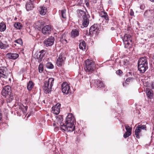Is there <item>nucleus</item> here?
Segmentation results:
<instances>
[{
    "mask_svg": "<svg viewBox=\"0 0 154 154\" xmlns=\"http://www.w3.org/2000/svg\"><path fill=\"white\" fill-rule=\"evenodd\" d=\"M35 28L38 30L41 31L43 28L42 24L39 23H37L35 26Z\"/></svg>",
    "mask_w": 154,
    "mask_h": 154,
    "instance_id": "nucleus-32",
    "label": "nucleus"
},
{
    "mask_svg": "<svg viewBox=\"0 0 154 154\" xmlns=\"http://www.w3.org/2000/svg\"><path fill=\"white\" fill-rule=\"evenodd\" d=\"M46 67L48 69H52L54 68L53 65L51 62H48L46 64Z\"/></svg>",
    "mask_w": 154,
    "mask_h": 154,
    "instance_id": "nucleus-34",
    "label": "nucleus"
},
{
    "mask_svg": "<svg viewBox=\"0 0 154 154\" xmlns=\"http://www.w3.org/2000/svg\"><path fill=\"white\" fill-rule=\"evenodd\" d=\"M97 85L98 87H104V85L103 82L100 81H98L97 82Z\"/></svg>",
    "mask_w": 154,
    "mask_h": 154,
    "instance_id": "nucleus-35",
    "label": "nucleus"
},
{
    "mask_svg": "<svg viewBox=\"0 0 154 154\" xmlns=\"http://www.w3.org/2000/svg\"><path fill=\"white\" fill-rule=\"evenodd\" d=\"M146 92L147 97L150 99L152 98L153 95L152 90L150 89H148L146 90Z\"/></svg>",
    "mask_w": 154,
    "mask_h": 154,
    "instance_id": "nucleus-28",
    "label": "nucleus"
},
{
    "mask_svg": "<svg viewBox=\"0 0 154 154\" xmlns=\"http://www.w3.org/2000/svg\"><path fill=\"white\" fill-rule=\"evenodd\" d=\"M100 7H98L97 10L99 14V16L103 19H105L106 20H109L108 16L106 13L103 11V7L101 5H100Z\"/></svg>",
    "mask_w": 154,
    "mask_h": 154,
    "instance_id": "nucleus-9",
    "label": "nucleus"
},
{
    "mask_svg": "<svg viewBox=\"0 0 154 154\" xmlns=\"http://www.w3.org/2000/svg\"><path fill=\"white\" fill-rule=\"evenodd\" d=\"M151 87L152 89H154V82L152 83Z\"/></svg>",
    "mask_w": 154,
    "mask_h": 154,
    "instance_id": "nucleus-45",
    "label": "nucleus"
},
{
    "mask_svg": "<svg viewBox=\"0 0 154 154\" xmlns=\"http://www.w3.org/2000/svg\"><path fill=\"white\" fill-rule=\"evenodd\" d=\"M14 27L18 29H20L22 28V24L19 22H15L14 24Z\"/></svg>",
    "mask_w": 154,
    "mask_h": 154,
    "instance_id": "nucleus-30",
    "label": "nucleus"
},
{
    "mask_svg": "<svg viewBox=\"0 0 154 154\" xmlns=\"http://www.w3.org/2000/svg\"><path fill=\"white\" fill-rule=\"evenodd\" d=\"M62 91L63 93L67 94L71 93L69 85L66 82H63L62 85Z\"/></svg>",
    "mask_w": 154,
    "mask_h": 154,
    "instance_id": "nucleus-6",
    "label": "nucleus"
},
{
    "mask_svg": "<svg viewBox=\"0 0 154 154\" xmlns=\"http://www.w3.org/2000/svg\"><path fill=\"white\" fill-rule=\"evenodd\" d=\"M34 84L32 81H29L27 84V88L29 91H31L34 86Z\"/></svg>",
    "mask_w": 154,
    "mask_h": 154,
    "instance_id": "nucleus-22",
    "label": "nucleus"
},
{
    "mask_svg": "<svg viewBox=\"0 0 154 154\" xmlns=\"http://www.w3.org/2000/svg\"><path fill=\"white\" fill-rule=\"evenodd\" d=\"M45 53L44 50H42L39 52H36L34 55V58L38 59V62H41L42 60L43 57L44 56Z\"/></svg>",
    "mask_w": 154,
    "mask_h": 154,
    "instance_id": "nucleus-7",
    "label": "nucleus"
},
{
    "mask_svg": "<svg viewBox=\"0 0 154 154\" xmlns=\"http://www.w3.org/2000/svg\"><path fill=\"white\" fill-rule=\"evenodd\" d=\"M14 42L20 45H22L23 44L22 40L20 38H19L15 40Z\"/></svg>",
    "mask_w": 154,
    "mask_h": 154,
    "instance_id": "nucleus-37",
    "label": "nucleus"
},
{
    "mask_svg": "<svg viewBox=\"0 0 154 154\" xmlns=\"http://www.w3.org/2000/svg\"><path fill=\"white\" fill-rule=\"evenodd\" d=\"M7 57L9 59L15 60L19 56L18 54L14 53H8L6 54Z\"/></svg>",
    "mask_w": 154,
    "mask_h": 154,
    "instance_id": "nucleus-20",
    "label": "nucleus"
},
{
    "mask_svg": "<svg viewBox=\"0 0 154 154\" xmlns=\"http://www.w3.org/2000/svg\"><path fill=\"white\" fill-rule=\"evenodd\" d=\"M132 10H131V11ZM130 15H131V16H132L134 15V12H133L132 11H131L130 12Z\"/></svg>",
    "mask_w": 154,
    "mask_h": 154,
    "instance_id": "nucleus-44",
    "label": "nucleus"
},
{
    "mask_svg": "<svg viewBox=\"0 0 154 154\" xmlns=\"http://www.w3.org/2000/svg\"><path fill=\"white\" fill-rule=\"evenodd\" d=\"M9 47L7 39L5 38H2L0 40V48L5 50Z\"/></svg>",
    "mask_w": 154,
    "mask_h": 154,
    "instance_id": "nucleus-8",
    "label": "nucleus"
},
{
    "mask_svg": "<svg viewBox=\"0 0 154 154\" xmlns=\"http://www.w3.org/2000/svg\"><path fill=\"white\" fill-rule=\"evenodd\" d=\"M38 72L40 73H42L44 70V66L43 64L40 63L38 66Z\"/></svg>",
    "mask_w": 154,
    "mask_h": 154,
    "instance_id": "nucleus-33",
    "label": "nucleus"
},
{
    "mask_svg": "<svg viewBox=\"0 0 154 154\" xmlns=\"http://www.w3.org/2000/svg\"><path fill=\"white\" fill-rule=\"evenodd\" d=\"M51 26L50 25H47L44 26L42 29V33L44 35H48L50 34L51 32Z\"/></svg>",
    "mask_w": 154,
    "mask_h": 154,
    "instance_id": "nucleus-15",
    "label": "nucleus"
},
{
    "mask_svg": "<svg viewBox=\"0 0 154 154\" xmlns=\"http://www.w3.org/2000/svg\"><path fill=\"white\" fill-rule=\"evenodd\" d=\"M114 27H111V29L112 30H114Z\"/></svg>",
    "mask_w": 154,
    "mask_h": 154,
    "instance_id": "nucleus-46",
    "label": "nucleus"
},
{
    "mask_svg": "<svg viewBox=\"0 0 154 154\" xmlns=\"http://www.w3.org/2000/svg\"><path fill=\"white\" fill-rule=\"evenodd\" d=\"M7 69L3 67H0V76L5 79L7 78L6 72Z\"/></svg>",
    "mask_w": 154,
    "mask_h": 154,
    "instance_id": "nucleus-19",
    "label": "nucleus"
},
{
    "mask_svg": "<svg viewBox=\"0 0 154 154\" xmlns=\"http://www.w3.org/2000/svg\"><path fill=\"white\" fill-rule=\"evenodd\" d=\"M80 30L81 29L79 27L72 29L70 33L71 37L72 38H75L78 36L79 35Z\"/></svg>",
    "mask_w": 154,
    "mask_h": 154,
    "instance_id": "nucleus-16",
    "label": "nucleus"
},
{
    "mask_svg": "<svg viewBox=\"0 0 154 154\" xmlns=\"http://www.w3.org/2000/svg\"><path fill=\"white\" fill-rule=\"evenodd\" d=\"M152 59H153L154 60V55H153V56L152 57Z\"/></svg>",
    "mask_w": 154,
    "mask_h": 154,
    "instance_id": "nucleus-47",
    "label": "nucleus"
},
{
    "mask_svg": "<svg viewBox=\"0 0 154 154\" xmlns=\"http://www.w3.org/2000/svg\"><path fill=\"white\" fill-rule=\"evenodd\" d=\"M145 8V6L143 4H141L140 5V8L142 10H143L144 8Z\"/></svg>",
    "mask_w": 154,
    "mask_h": 154,
    "instance_id": "nucleus-42",
    "label": "nucleus"
},
{
    "mask_svg": "<svg viewBox=\"0 0 154 154\" xmlns=\"http://www.w3.org/2000/svg\"><path fill=\"white\" fill-rule=\"evenodd\" d=\"M125 128L126 131L131 133L132 128L128 125H125Z\"/></svg>",
    "mask_w": 154,
    "mask_h": 154,
    "instance_id": "nucleus-36",
    "label": "nucleus"
},
{
    "mask_svg": "<svg viewBox=\"0 0 154 154\" xmlns=\"http://www.w3.org/2000/svg\"><path fill=\"white\" fill-rule=\"evenodd\" d=\"M144 17L145 18H149L151 19H154V10H146L144 12Z\"/></svg>",
    "mask_w": 154,
    "mask_h": 154,
    "instance_id": "nucleus-12",
    "label": "nucleus"
},
{
    "mask_svg": "<svg viewBox=\"0 0 154 154\" xmlns=\"http://www.w3.org/2000/svg\"><path fill=\"white\" fill-rule=\"evenodd\" d=\"M54 81V79L52 78H49L48 80L45 81L43 88L45 93L48 94L51 92Z\"/></svg>",
    "mask_w": 154,
    "mask_h": 154,
    "instance_id": "nucleus-4",
    "label": "nucleus"
},
{
    "mask_svg": "<svg viewBox=\"0 0 154 154\" xmlns=\"http://www.w3.org/2000/svg\"><path fill=\"white\" fill-rule=\"evenodd\" d=\"M141 131V130L140 129L138 128L137 127L135 131V135L136 138H140V134Z\"/></svg>",
    "mask_w": 154,
    "mask_h": 154,
    "instance_id": "nucleus-29",
    "label": "nucleus"
},
{
    "mask_svg": "<svg viewBox=\"0 0 154 154\" xmlns=\"http://www.w3.org/2000/svg\"><path fill=\"white\" fill-rule=\"evenodd\" d=\"M9 96V102L11 101L14 98L13 94L11 93L8 95Z\"/></svg>",
    "mask_w": 154,
    "mask_h": 154,
    "instance_id": "nucleus-40",
    "label": "nucleus"
},
{
    "mask_svg": "<svg viewBox=\"0 0 154 154\" xmlns=\"http://www.w3.org/2000/svg\"><path fill=\"white\" fill-rule=\"evenodd\" d=\"M89 35L92 37L96 36V25L94 24L91 26L89 30Z\"/></svg>",
    "mask_w": 154,
    "mask_h": 154,
    "instance_id": "nucleus-17",
    "label": "nucleus"
},
{
    "mask_svg": "<svg viewBox=\"0 0 154 154\" xmlns=\"http://www.w3.org/2000/svg\"><path fill=\"white\" fill-rule=\"evenodd\" d=\"M66 59L65 55L61 53L59 55L57 60V64L58 66H61L64 64Z\"/></svg>",
    "mask_w": 154,
    "mask_h": 154,
    "instance_id": "nucleus-10",
    "label": "nucleus"
},
{
    "mask_svg": "<svg viewBox=\"0 0 154 154\" xmlns=\"http://www.w3.org/2000/svg\"><path fill=\"white\" fill-rule=\"evenodd\" d=\"M19 108L21 110L23 114L26 113L28 108V106H24L23 104L19 105Z\"/></svg>",
    "mask_w": 154,
    "mask_h": 154,
    "instance_id": "nucleus-25",
    "label": "nucleus"
},
{
    "mask_svg": "<svg viewBox=\"0 0 154 154\" xmlns=\"http://www.w3.org/2000/svg\"><path fill=\"white\" fill-rule=\"evenodd\" d=\"M97 30H99V31H100V29H99V28H98Z\"/></svg>",
    "mask_w": 154,
    "mask_h": 154,
    "instance_id": "nucleus-48",
    "label": "nucleus"
},
{
    "mask_svg": "<svg viewBox=\"0 0 154 154\" xmlns=\"http://www.w3.org/2000/svg\"><path fill=\"white\" fill-rule=\"evenodd\" d=\"M47 9L46 7L40 6L39 9L40 14L42 15H45L47 12Z\"/></svg>",
    "mask_w": 154,
    "mask_h": 154,
    "instance_id": "nucleus-21",
    "label": "nucleus"
},
{
    "mask_svg": "<svg viewBox=\"0 0 154 154\" xmlns=\"http://www.w3.org/2000/svg\"><path fill=\"white\" fill-rule=\"evenodd\" d=\"M60 104L57 103L52 108V112L53 113L56 115L58 114L60 112Z\"/></svg>",
    "mask_w": 154,
    "mask_h": 154,
    "instance_id": "nucleus-18",
    "label": "nucleus"
},
{
    "mask_svg": "<svg viewBox=\"0 0 154 154\" xmlns=\"http://www.w3.org/2000/svg\"><path fill=\"white\" fill-rule=\"evenodd\" d=\"M6 25L4 22H2L0 23V32H3L5 30Z\"/></svg>",
    "mask_w": 154,
    "mask_h": 154,
    "instance_id": "nucleus-27",
    "label": "nucleus"
},
{
    "mask_svg": "<svg viewBox=\"0 0 154 154\" xmlns=\"http://www.w3.org/2000/svg\"><path fill=\"white\" fill-rule=\"evenodd\" d=\"M11 88L9 85L5 86L2 90V95L6 97L7 96L9 95L11 93Z\"/></svg>",
    "mask_w": 154,
    "mask_h": 154,
    "instance_id": "nucleus-11",
    "label": "nucleus"
},
{
    "mask_svg": "<svg viewBox=\"0 0 154 154\" xmlns=\"http://www.w3.org/2000/svg\"><path fill=\"white\" fill-rule=\"evenodd\" d=\"M35 0H29L26 5V9L27 11L32 10L34 8Z\"/></svg>",
    "mask_w": 154,
    "mask_h": 154,
    "instance_id": "nucleus-14",
    "label": "nucleus"
},
{
    "mask_svg": "<svg viewBox=\"0 0 154 154\" xmlns=\"http://www.w3.org/2000/svg\"><path fill=\"white\" fill-rule=\"evenodd\" d=\"M133 79H134L132 77H130L126 79V80L125 81V83H123V86H125L126 85H125V84H128L129 83H130V82H132L133 81Z\"/></svg>",
    "mask_w": 154,
    "mask_h": 154,
    "instance_id": "nucleus-31",
    "label": "nucleus"
},
{
    "mask_svg": "<svg viewBox=\"0 0 154 154\" xmlns=\"http://www.w3.org/2000/svg\"><path fill=\"white\" fill-rule=\"evenodd\" d=\"M55 39L52 36H51L45 39L43 43L47 47L52 45L54 43Z\"/></svg>",
    "mask_w": 154,
    "mask_h": 154,
    "instance_id": "nucleus-13",
    "label": "nucleus"
},
{
    "mask_svg": "<svg viewBox=\"0 0 154 154\" xmlns=\"http://www.w3.org/2000/svg\"><path fill=\"white\" fill-rule=\"evenodd\" d=\"M116 73L117 74L120 75L122 73V71L120 70H118L116 71Z\"/></svg>",
    "mask_w": 154,
    "mask_h": 154,
    "instance_id": "nucleus-43",
    "label": "nucleus"
},
{
    "mask_svg": "<svg viewBox=\"0 0 154 154\" xmlns=\"http://www.w3.org/2000/svg\"><path fill=\"white\" fill-rule=\"evenodd\" d=\"M57 119L60 122L62 129L69 132H72L75 130V126L74 124L75 123V120L72 114L69 113L67 116L65 124L62 122L63 120L62 116H58L57 118Z\"/></svg>",
    "mask_w": 154,
    "mask_h": 154,
    "instance_id": "nucleus-1",
    "label": "nucleus"
},
{
    "mask_svg": "<svg viewBox=\"0 0 154 154\" xmlns=\"http://www.w3.org/2000/svg\"><path fill=\"white\" fill-rule=\"evenodd\" d=\"M77 13L78 17L80 18H82V25L84 27H87L89 23V18L90 16L89 14L82 10H78Z\"/></svg>",
    "mask_w": 154,
    "mask_h": 154,
    "instance_id": "nucleus-2",
    "label": "nucleus"
},
{
    "mask_svg": "<svg viewBox=\"0 0 154 154\" xmlns=\"http://www.w3.org/2000/svg\"><path fill=\"white\" fill-rule=\"evenodd\" d=\"M131 133L126 131L123 135V137L126 138L130 136Z\"/></svg>",
    "mask_w": 154,
    "mask_h": 154,
    "instance_id": "nucleus-38",
    "label": "nucleus"
},
{
    "mask_svg": "<svg viewBox=\"0 0 154 154\" xmlns=\"http://www.w3.org/2000/svg\"><path fill=\"white\" fill-rule=\"evenodd\" d=\"M123 41H130V42H131V35L128 34H125L122 39Z\"/></svg>",
    "mask_w": 154,
    "mask_h": 154,
    "instance_id": "nucleus-24",
    "label": "nucleus"
},
{
    "mask_svg": "<svg viewBox=\"0 0 154 154\" xmlns=\"http://www.w3.org/2000/svg\"><path fill=\"white\" fill-rule=\"evenodd\" d=\"M138 128H139L140 129H145L146 128V126L145 125H139L137 127Z\"/></svg>",
    "mask_w": 154,
    "mask_h": 154,
    "instance_id": "nucleus-39",
    "label": "nucleus"
},
{
    "mask_svg": "<svg viewBox=\"0 0 154 154\" xmlns=\"http://www.w3.org/2000/svg\"><path fill=\"white\" fill-rule=\"evenodd\" d=\"M59 12H60V15L61 16L62 18L65 20L66 18V9H64L61 11L60 10Z\"/></svg>",
    "mask_w": 154,
    "mask_h": 154,
    "instance_id": "nucleus-26",
    "label": "nucleus"
},
{
    "mask_svg": "<svg viewBox=\"0 0 154 154\" xmlns=\"http://www.w3.org/2000/svg\"><path fill=\"white\" fill-rule=\"evenodd\" d=\"M79 46V48L80 49H81L82 51L85 50L86 44L84 41H83L81 42H80Z\"/></svg>",
    "mask_w": 154,
    "mask_h": 154,
    "instance_id": "nucleus-23",
    "label": "nucleus"
},
{
    "mask_svg": "<svg viewBox=\"0 0 154 154\" xmlns=\"http://www.w3.org/2000/svg\"><path fill=\"white\" fill-rule=\"evenodd\" d=\"M137 64L138 69L142 73H144L148 68L147 60L146 57L140 58Z\"/></svg>",
    "mask_w": 154,
    "mask_h": 154,
    "instance_id": "nucleus-3",
    "label": "nucleus"
},
{
    "mask_svg": "<svg viewBox=\"0 0 154 154\" xmlns=\"http://www.w3.org/2000/svg\"><path fill=\"white\" fill-rule=\"evenodd\" d=\"M125 45V47L126 48H128V46H127V45H129L130 43L129 42L130 41H123Z\"/></svg>",
    "mask_w": 154,
    "mask_h": 154,
    "instance_id": "nucleus-41",
    "label": "nucleus"
},
{
    "mask_svg": "<svg viewBox=\"0 0 154 154\" xmlns=\"http://www.w3.org/2000/svg\"><path fill=\"white\" fill-rule=\"evenodd\" d=\"M85 64L84 70L87 72H92L95 69L96 64L91 60H87Z\"/></svg>",
    "mask_w": 154,
    "mask_h": 154,
    "instance_id": "nucleus-5",
    "label": "nucleus"
}]
</instances>
